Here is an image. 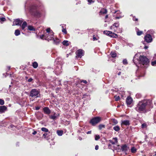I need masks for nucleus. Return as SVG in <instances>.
I'll return each mask as SVG.
<instances>
[{"label": "nucleus", "mask_w": 156, "mask_h": 156, "mask_svg": "<svg viewBox=\"0 0 156 156\" xmlns=\"http://www.w3.org/2000/svg\"><path fill=\"white\" fill-rule=\"evenodd\" d=\"M46 32L44 34L40 36V37L41 39H44L48 41L52 40L53 38L54 33L50 28H49L46 29Z\"/></svg>", "instance_id": "nucleus-1"}, {"label": "nucleus", "mask_w": 156, "mask_h": 156, "mask_svg": "<svg viewBox=\"0 0 156 156\" xmlns=\"http://www.w3.org/2000/svg\"><path fill=\"white\" fill-rule=\"evenodd\" d=\"M147 105V103L146 101L139 102L136 108V110L139 112H144Z\"/></svg>", "instance_id": "nucleus-2"}, {"label": "nucleus", "mask_w": 156, "mask_h": 156, "mask_svg": "<svg viewBox=\"0 0 156 156\" xmlns=\"http://www.w3.org/2000/svg\"><path fill=\"white\" fill-rule=\"evenodd\" d=\"M139 59L140 63L143 65H147L149 62L148 59L145 56L140 55Z\"/></svg>", "instance_id": "nucleus-3"}, {"label": "nucleus", "mask_w": 156, "mask_h": 156, "mask_svg": "<svg viewBox=\"0 0 156 156\" xmlns=\"http://www.w3.org/2000/svg\"><path fill=\"white\" fill-rule=\"evenodd\" d=\"M101 120V118L99 117H96L91 119L90 123L93 126L95 125L98 123Z\"/></svg>", "instance_id": "nucleus-4"}, {"label": "nucleus", "mask_w": 156, "mask_h": 156, "mask_svg": "<svg viewBox=\"0 0 156 156\" xmlns=\"http://www.w3.org/2000/svg\"><path fill=\"white\" fill-rule=\"evenodd\" d=\"M39 91L36 89H33L30 92V96L32 97L36 96L37 97L38 96L37 95L39 94Z\"/></svg>", "instance_id": "nucleus-5"}, {"label": "nucleus", "mask_w": 156, "mask_h": 156, "mask_svg": "<svg viewBox=\"0 0 156 156\" xmlns=\"http://www.w3.org/2000/svg\"><path fill=\"white\" fill-rule=\"evenodd\" d=\"M76 57H78L81 58L84 55V52L82 50L80 49L78 50L76 52Z\"/></svg>", "instance_id": "nucleus-6"}, {"label": "nucleus", "mask_w": 156, "mask_h": 156, "mask_svg": "<svg viewBox=\"0 0 156 156\" xmlns=\"http://www.w3.org/2000/svg\"><path fill=\"white\" fill-rule=\"evenodd\" d=\"M144 39L145 41L147 43L151 42L152 40L151 36L149 34H147L145 36Z\"/></svg>", "instance_id": "nucleus-7"}, {"label": "nucleus", "mask_w": 156, "mask_h": 156, "mask_svg": "<svg viewBox=\"0 0 156 156\" xmlns=\"http://www.w3.org/2000/svg\"><path fill=\"white\" fill-rule=\"evenodd\" d=\"M23 22V20H20L19 19H16L13 22V25H20Z\"/></svg>", "instance_id": "nucleus-8"}, {"label": "nucleus", "mask_w": 156, "mask_h": 156, "mask_svg": "<svg viewBox=\"0 0 156 156\" xmlns=\"http://www.w3.org/2000/svg\"><path fill=\"white\" fill-rule=\"evenodd\" d=\"M119 26V23H115L113 25L110 27V29L112 30H114V31L115 32L116 30L115 29V27L117 28Z\"/></svg>", "instance_id": "nucleus-9"}, {"label": "nucleus", "mask_w": 156, "mask_h": 156, "mask_svg": "<svg viewBox=\"0 0 156 156\" xmlns=\"http://www.w3.org/2000/svg\"><path fill=\"white\" fill-rule=\"evenodd\" d=\"M133 102L132 98L130 97H128L126 99V102L127 105H130Z\"/></svg>", "instance_id": "nucleus-10"}, {"label": "nucleus", "mask_w": 156, "mask_h": 156, "mask_svg": "<svg viewBox=\"0 0 156 156\" xmlns=\"http://www.w3.org/2000/svg\"><path fill=\"white\" fill-rule=\"evenodd\" d=\"M7 110V108L5 106H0V113L4 112Z\"/></svg>", "instance_id": "nucleus-11"}, {"label": "nucleus", "mask_w": 156, "mask_h": 156, "mask_svg": "<svg viewBox=\"0 0 156 156\" xmlns=\"http://www.w3.org/2000/svg\"><path fill=\"white\" fill-rule=\"evenodd\" d=\"M43 111L45 113L47 114H49L51 112L50 110L47 107L44 108H43Z\"/></svg>", "instance_id": "nucleus-12"}, {"label": "nucleus", "mask_w": 156, "mask_h": 156, "mask_svg": "<svg viewBox=\"0 0 156 156\" xmlns=\"http://www.w3.org/2000/svg\"><path fill=\"white\" fill-rule=\"evenodd\" d=\"M110 142L112 144H114L117 143V139L116 138H114L112 140H110Z\"/></svg>", "instance_id": "nucleus-13"}, {"label": "nucleus", "mask_w": 156, "mask_h": 156, "mask_svg": "<svg viewBox=\"0 0 156 156\" xmlns=\"http://www.w3.org/2000/svg\"><path fill=\"white\" fill-rule=\"evenodd\" d=\"M121 125H124L126 126L129 125V122L128 120L122 121Z\"/></svg>", "instance_id": "nucleus-14"}, {"label": "nucleus", "mask_w": 156, "mask_h": 156, "mask_svg": "<svg viewBox=\"0 0 156 156\" xmlns=\"http://www.w3.org/2000/svg\"><path fill=\"white\" fill-rule=\"evenodd\" d=\"M128 149H129V148L126 145H123L122 146L121 149L122 151H127L128 150Z\"/></svg>", "instance_id": "nucleus-15"}, {"label": "nucleus", "mask_w": 156, "mask_h": 156, "mask_svg": "<svg viewBox=\"0 0 156 156\" xmlns=\"http://www.w3.org/2000/svg\"><path fill=\"white\" fill-rule=\"evenodd\" d=\"M70 43V42H69L68 41L66 40L62 42L63 45L66 46H68Z\"/></svg>", "instance_id": "nucleus-16"}, {"label": "nucleus", "mask_w": 156, "mask_h": 156, "mask_svg": "<svg viewBox=\"0 0 156 156\" xmlns=\"http://www.w3.org/2000/svg\"><path fill=\"white\" fill-rule=\"evenodd\" d=\"M27 24L26 22L25 21L23 22L21 26V28L22 30H24L25 28L27 26Z\"/></svg>", "instance_id": "nucleus-17"}, {"label": "nucleus", "mask_w": 156, "mask_h": 156, "mask_svg": "<svg viewBox=\"0 0 156 156\" xmlns=\"http://www.w3.org/2000/svg\"><path fill=\"white\" fill-rule=\"evenodd\" d=\"M107 12V10L105 9H102L100 11V13L102 14H106Z\"/></svg>", "instance_id": "nucleus-18"}, {"label": "nucleus", "mask_w": 156, "mask_h": 156, "mask_svg": "<svg viewBox=\"0 0 156 156\" xmlns=\"http://www.w3.org/2000/svg\"><path fill=\"white\" fill-rule=\"evenodd\" d=\"M53 37H54V36H53ZM52 40H53L54 43L56 44H58L60 42V41L59 40V39H57V38H56L55 39L53 37V38H52Z\"/></svg>", "instance_id": "nucleus-19"}, {"label": "nucleus", "mask_w": 156, "mask_h": 156, "mask_svg": "<svg viewBox=\"0 0 156 156\" xmlns=\"http://www.w3.org/2000/svg\"><path fill=\"white\" fill-rule=\"evenodd\" d=\"M109 36L113 37L116 38L118 36L117 34H115L111 32V33H110V34L109 35Z\"/></svg>", "instance_id": "nucleus-20"}, {"label": "nucleus", "mask_w": 156, "mask_h": 156, "mask_svg": "<svg viewBox=\"0 0 156 156\" xmlns=\"http://www.w3.org/2000/svg\"><path fill=\"white\" fill-rule=\"evenodd\" d=\"M15 34L16 36H18L20 34V32L19 30H16L15 31Z\"/></svg>", "instance_id": "nucleus-21"}, {"label": "nucleus", "mask_w": 156, "mask_h": 156, "mask_svg": "<svg viewBox=\"0 0 156 156\" xmlns=\"http://www.w3.org/2000/svg\"><path fill=\"white\" fill-rule=\"evenodd\" d=\"M113 129L116 131H118L120 130V128L118 126H116L114 127Z\"/></svg>", "instance_id": "nucleus-22"}, {"label": "nucleus", "mask_w": 156, "mask_h": 156, "mask_svg": "<svg viewBox=\"0 0 156 156\" xmlns=\"http://www.w3.org/2000/svg\"><path fill=\"white\" fill-rule=\"evenodd\" d=\"M63 131L62 130H58L57 133L58 135L61 136H62L63 134Z\"/></svg>", "instance_id": "nucleus-23"}, {"label": "nucleus", "mask_w": 156, "mask_h": 156, "mask_svg": "<svg viewBox=\"0 0 156 156\" xmlns=\"http://www.w3.org/2000/svg\"><path fill=\"white\" fill-rule=\"evenodd\" d=\"M33 66L34 68H37L38 66L37 63L36 62H34L33 64Z\"/></svg>", "instance_id": "nucleus-24"}, {"label": "nucleus", "mask_w": 156, "mask_h": 156, "mask_svg": "<svg viewBox=\"0 0 156 156\" xmlns=\"http://www.w3.org/2000/svg\"><path fill=\"white\" fill-rule=\"evenodd\" d=\"M41 130L42 131L44 132H48V129L46 128L43 127L41 129Z\"/></svg>", "instance_id": "nucleus-25"}, {"label": "nucleus", "mask_w": 156, "mask_h": 156, "mask_svg": "<svg viewBox=\"0 0 156 156\" xmlns=\"http://www.w3.org/2000/svg\"><path fill=\"white\" fill-rule=\"evenodd\" d=\"M137 34L138 35L140 36L143 34V32L142 31H139L138 29H137Z\"/></svg>", "instance_id": "nucleus-26"}, {"label": "nucleus", "mask_w": 156, "mask_h": 156, "mask_svg": "<svg viewBox=\"0 0 156 156\" xmlns=\"http://www.w3.org/2000/svg\"><path fill=\"white\" fill-rule=\"evenodd\" d=\"M110 55L113 58L115 57L116 56V53L115 52H112Z\"/></svg>", "instance_id": "nucleus-27"}, {"label": "nucleus", "mask_w": 156, "mask_h": 156, "mask_svg": "<svg viewBox=\"0 0 156 156\" xmlns=\"http://www.w3.org/2000/svg\"><path fill=\"white\" fill-rule=\"evenodd\" d=\"M104 34L106 35H108L109 36L110 33H111V31H105L104 32Z\"/></svg>", "instance_id": "nucleus-28"}, {"label": "nucleus", "mask_w": 156, "mask_h": 156, "mask_svg": "<svg viewBox=\"0 0 156 156\" xmlns=\"http://www.w3.org/2000/svg\"><path fill=\"white\" fill-rule=\"evenodd\" d=\"M131 150V152L133 153H135L136 151V149L134 147H132Z\"/></svg>", "instance_id": "nucleus-29"}, {"label": "nucleus", "mask_w": 156, "mask_h": 156, "mask_svg": "<svg viewBox=\"0 0 156 156\" xmlns=\"http://www.w3.org/2000/svg\"><path fill=\"white\" fill-rule=\"evenodd\" d=\"M28 29L30 30L34 31L35 30V29L32 26H29L28 27Z\"/></svg>", "instance_id": "nucleus-30"}, {"label": "nucleus", "mask_w": 156, "mask_h": 156, "mask_svg": "<svg viewBox=\"0 0 156 156\" xmlns=\"http://www.w3.org/2000/svg\"><path fill=\"white\" fill-rule=\"evenodd\" d=\"M105 125L102 124H100L99 126V128L100 130L101 129H102L105 128Z\"/></svg>", "instance_id": "nucleus-31"}, {"label": "nucleus", "mask_w": 156, "mask_h": 156, "mask_svg": "<svg viewBox=\"0 0 156 156\" xmlns=\"http://www.w3.org/2000/svg\"><path fill=\"white\" fill-rule=\"evenodd\" d=\"M50 118L53 119H55L56 118V114H54L53 115H51L50 116Z\"/></svg>", "instance_id": "nucleus-32"}, {"label": "nucleus", "mask_w": 156, "mask_h": 156, "mask_svg": "<svg viewBox=\"0 0 156 156\" xmlns=\"http://www.w3.org/2000/svg\"><path fill=\"white\" fill-rule=\"evenodd\" d=\"M114 98H115V100L116 101H118L120 99V98L119 96H117V95H115L114 96Z\"/></svg>", "instance_id": "nucleus-33"}, {"label": "nucleus", "mask_w": 156, "mask_h": 156, "mask_svg": "<svg viewBox=\"0 0 156 156\" xmlns=\"http://www.w3.org/2000/svg\"><path fill=\"white\" fill-rule=\"evenodd\" d=\"M100 138V137L99 135H95V140H98Z\"/></svg>", "instance_id": "nucleus-34"}, {"label": "nucleus", "mask_w": 156, "mask_h": 156, "mask_svg": "<svg viewBox=\"0 0 156 156\" xmlns=\"http://www.w3.org/2000/svg\"><path fill=\"white\" fill-rule=\"evenodd\" d=\"M147 127V125L146 123H143L141 126V127L142 128H146Z\"/></svg>", "instance_id": "nucleus-35"}, {"label": "nucleus", "mask_w": 156, "mask_h": 156, "mask_svg": "<svg viewBox=\"0 0 156 156\" xmlns=\"http://www.w3.org/2000/svg\"><path fill=\"white\" fill-rule=\"evenodd\" d=\"M112 122L113 123H114L115 124H116L118 123L117 121L115 119H112Z\"/></svg>", "instance_id": "nucleus-36"}, {"label": "nucleus", "mask_w": 156, "mask_h": 156, "mask_svg": "<svg viewBox=\"0 0 156 156\" xmlns=\"http://www.w3.org/2000/svg\"><path fill=\"white\" fill-rule=\"evenodd\" d=\"M4 104V100L2 99H0V105H2Z\"/></svg>", "instance_id": "nucleus-37"}, {"label": "nucleus", "mask_w": 156, "mask_h": 156, "mask_svg": "<svg viewBox=\"0 0 156 156\" xmlns=\"http://www.w3.org/2000/svg\"><path fill=\"white\" fill-rule=\"evenodd\" d=\"M62 31L65 34H66L67 33L66 30V29L65 28H63V29L62 30Z\"/></svg>", "instance_id": "nucleus-38"}, {"label": "nucleus", "mask_w": 156, "mask_h": 156, "mask_svg": "<svg viewBox=\"0 0 156 156\" xmlns=\"http://www.w3.org/2000/svg\"><path fill=\"white\" fill-rule=\"evenodd\" d=\"M151 65L153 66H156V61H154L152 62H151Z\"/></svg>", "instance_id": "nucleus-39"}, {"label": "nucleus", "mask_w": 156, "mask_h": 156, "mask_svg": "<svg viewBox=\"0 0 156 156\" xmlns=\"http://www.w3.org/2000/svg\"><path fill=\"white\" fill-rule=\"evenodd\" d=\"M123 63L124 64H127V61L126 59H124L123 61Z\"/></svg>", "instance_id": "nucleus-40"}, {"label": "nucleus", "mask_w": 156, "mask_h": 156, "mask_svg": "<svg viewBox=\"0 0 156 156\" xmlns=\"http://www.w3.org/2000/svg\"><path fill=\"white\" fill-rule=\"evenodd\" d=\"M47 135V133H45L43 135V136L44 137V138H45L46 137V136Z\"/></svg>", "instance_id": "nucleus-41"}, {"label": "nucleus", "mask_w": 156, "mask_h": 156, "mask_svg": "<svg viewBox=\"0 0 156 156\" xmlns=\"http://www.w3.org/2000/svg\"><path fill=\"white\" fill-rule=\"evenodd\" d=\"M0 20L1 21H4L5 20V18L3 17L1 18H0Z\"/></svg>", "instance_id": "nucleus-42"}, {"label": "nucleus", "mask_w": 156, "mask_h": 156, "mask_svg": "<svg viewBox=\"0 0 156 156\" xmlns=\"http://www.w3.org/2000/svg\"><path fill=\"white\" fill-rule=\"evenodd\" d=\"M33 80V79L30 78L28 80V82H31Z\"/></svg>", "instance_id": "nucleus-43"}, {"label": "nucleus", "mask_w": 156, "mask_h": 156, "mask_svg": "<svg viewBox=\"0 0 156 156\" xmlns=\"http://www.w3.org/2000/svg\"><path fill=\"white\" fill-rule=\"evenodd\" d=\"M133 20L134 21H137L138 20V19L137 18H136L134 17H133Z\"/></svg>", "instance_id": "nucleus-44"}, {"label": "nucleus", "mask_w": 156, "mask_h": 156, "mask_svg": "<svg viewBox=\"0 0 156 156\" xmlns=\"http://www.w3.org/2000/svg\"><path fill=\"white\" fill-rule=\"evenodd\" d=\"M98 145H96V146H95V149L96 150H97L98 149Z\"/></svg>", "instance_id": "nucleus-45"}, {"label": "nucleus", "mask_w": 156, "mask_h": 156, "mask_svg": "<svg viewBox=\"0 0 156 156\" xmlns=\"http://www.w3.org/2000/svg\"><path fill=\"white\" fill-rule=\"evenodd\" d=\"M122 16H119V17H116L115 18L116 19H119V18H122Z\"/></svg>", "instance_id": "nucleus-46"}, {"label": "nucleus", "mask_w": 156, "mask_h": 156, "mask_svg": "<svg viewBox=\"0 0 156 156\" xmlns=\"http://www.w3.org/2000/svg\"><path fill=\"white\" fill-rule=\"evenodd\" d=\"M82 82L84 83H87V81L85 80H83L82 81Z\"/></svg>", "instance_id": "nucleus-47"}, {"label": "nucleus", "mask_w": 156, "mask_h": 156, "mask_svg": "<svg viewBox=\"0 0 156 156\" xmlns=\"http://www.w3.org/2000/svg\"><path fill=\"white\" fill-rule=\"evenodd\" d=\"M148 46H145L144 48L145 49H147L148 48Z\"/></svg>", "instance_id": "nucleus-48"}, {"label": "nucleus", "mask_w": 156, "mask_h": 156, "mask_svg": "<svg viewBox=\"0 0 156 156\" xmlns=\"http://www.w3.org/2000/svg\"><path fill=\"white\" fill-rule=\"evenodd\" d=\"M37 132L36 131H34L32 133L33 135H35L36 134Z\"/></svg>", "instance_id": "nucleus-49"}, {"label": "nucleus", "mask_w": 156, "mask_h": 156, "mask_svg": "<svg viewBox=\"0 0 156 156\" xmlns=\"http://www.w3.org/2000/svg\"><path fill=\"white\" fill-rule=\"evenodd\" d=\"M88 2L89 3H91L92 2V0H88Z\"/></svg>", "instance_id": "nucleus-50"}, {"label": "nucleus", "mask_w": 156, "mask_h": 156, "mask_svg": "<svg viewBox=\"0 0 156 156\" xmlns=\"http://www.w3.org/2000/svg\"><path fill=\"white\" fill-rule=\"evenodd\" d=\"M93 40H94V41H95V40H97L96 39V38L95 37H93Z\"/></svg>", "instance_id": "nucleus-51"}, {"label": "nucleus", "mask_w": 156, "mask_h": 156, "mask_svg": "<svg viewBox=\"0 0 156 156\" xmlns=\"http://www.w3.org/2000/svg\"><path fill=\"white\" fill-rule=\"evenodd\" d=\"M91 131H89L87 132V134H89L91 133Z\"/></svg>", "instance_id": "nucleus-52"}, {"label": "nucleus", "mask_w": 156, "mask_h": 156, "mask_svg": "<svg viewBox=\"0 0 156 156\" xmlns=\"http://www.w3.org/2000/svg\"><path fill=\"white\" fill-rule=\"evenodd\" d=\"M39 109V107H37L36 108V109L37 110H38Z\"/></svg>", "instance_id": "nucleus-53"}, {"label": "nucleus", "mask_w": 156, "mask_h": 156, "mask_svg": "<svg viewBox=\"0 0 156 156\" xmlns=\"http://www.w3.org/2000/svg\"><path fill=\"white\" fill-rule=\"evenodd\" d=\"M121 72H119L118 73V75H120L121 74Z\"/></svg>", "instance_id": "nucleus-54"}, {"label": "nucleus", "mask_w": 156, "mask_h": 156, "mask_svg": "<svg viewBox=\"0 0 156 156\" xmlns=\"http://www.w3.org/2000/svg\"><path fill=\"white\" fill-rule=\"evenodd\" d=\"M108 18V15H107L105 16V18Z\"/></svg>", "instance_id": "nucleus-55"}, {"label": "nucleus", "mask_w": 156, "mask_h": 156, "mask_svg": "<svg viewBox=\"0 0 156 156\" xmlns=\"http://www.w3.org/2000/svg\"><path fill=\"white\" fill-rule=\"evenodd\" d=\"M118 12V11H115V12L114 13H116V12Z\"/></svg>", "instance_id": "nucleus-56"}, {"label": "nucleus", "mask_w": 156, "mask_h": 156, "mask_svg": "<svg viewBox=\"0 0 156 156\" xmlns=\"http://www.w3.org/2000/svg\"><path fill=\"white\" fill-rule=\"evenodd\" d=\"M48 36H50V34H49V35H48Z\"/></svg>", "instance_id": "nucleus-57"}, {"label": "nucleus", "mask_w": 156, "mask_h": 156, "mask_svg": "<svg viewBox=\"0 0 156 156\" xmlns=\"http://www.w3.org/2000/svg\"><path fill=\"white\" fill-rule=\"evenodd\" d=\"M138 55V54H136V55L135 56H136V55Z\"/></svg>", "instance_id": "nucleus-58"}, {"label": "nucleus", "mask_w": 156, "mask_h": 156, "mask_svg": "<svg viewBox=\"0 0 156 156\" xmlns=\"http://www.w3.org/2000/svg\"><path fill=\"white\" fill-rule=\"evenodd\" d=\"M130 156V155H129V156Z\"/></svg>", "instance_id": "nucleus-59"}]
</instances>
